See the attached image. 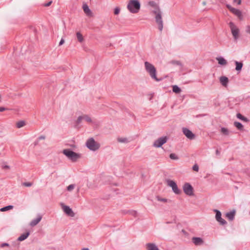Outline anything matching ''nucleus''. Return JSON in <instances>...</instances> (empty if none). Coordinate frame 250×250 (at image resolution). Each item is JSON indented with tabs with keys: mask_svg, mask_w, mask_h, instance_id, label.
<instances>
[{
	"mask_svg": "<svg viewBox=\"0 0 250 250\" xmlns=\"http://www.w3.org/2000/svg\"><path fill=\"white\" fill-rule=\"evenodd\" d=\"M192 242L196 245H200L203 243V240L199 237H193L192 238Z\"/></svg>",
	"mask_w": 250,
	"mask_h": 250,
	"instance_id": "nucleus-22",
	"label": "nucleus"
},
{
	"mask_svg": "<svg viewBox=\"0 0 250 250\" xmlns=\"http://www.w3.org/2000/svg\"><path fill=\"white\" fill-rule=\"evenodd\" d=\"M156 199L158 201L163 202L164 203H167L168 201V200L167 199L163 198V197L159 196L156 197Z\"/></svg>",
	"mask_w": 250,
	"mask_h": 250,
	"instance_id": "nucleus-30",
	"label": "nucleus"
},
{
	"mask_svg": "<svg viewBox=\"0 0 250 250\" xmlns=\"http://www.w3.org/2000/svg\"><path fill=\"white\" fill-rule=\"evenodd\" d=\"M184 193L189 196L194 195V189L192 186L188 183H186L183 186Z\"/></svg>",
	"mask_w": 250,
	"mask_h": 250,
	"instance_id": "nucleus-7",
	"label": "nucleus"
},
{
	"mask_svg": "<svg viewBox=\"0 0 250 250\" xmlns=\"http://www.w3.org/2000/svg\"><path fill=\"white\" fill-rule=\"evenodd\" d=\"M172 91L175 93H179L181 92V88L177 85H172Z\"/></svg>",
	"mask_w": 250,
	"mask_h": 250,
	"instance_id": "nucleus-25",
	"label": "nucleus"
},
{
	"mask_svg": "<svg viewBox=\"0 0 250 250\" xmlns=\"http://www.w3.org/2000/svg\"><path fill=\"white\" fill-rule=\"evenodd\" d=\"M183 132L184 134L189 139L193 140L195 138V135L188 129L183 128Z\"/></svg>",
	"mask_w": 250,
	"mask_h": 250,
	"instance_id": "nucleus-13",
	"label": "nucleus"
},
{
	"mask_svg": "<svg viewBox=\"0 0 250 250\" xmlns=\"http://www.w3.org/2000/svg\"><path fill=\"white\" fill-rule=\"evenodd\" d=\"M86 146L90 150L95 151L99 149L100 144L95 141L93 138L88 139L86 142Z\"/></svg>",
	"mask_w": 250,
	"mask_h": 250,
	"instance_id": "nucleus-4",
	"label": "nucleus"
},
{
	"mask_svg": "<svg viewBox=\"0 0 250 250\" xmlns=\"http://www.w3.org/2000/svg\"><path fill=\"white\" fill-rule=\"evenodd\" d=\"M226 7H227V8L228 9H229V10L230 11H231L232 10V9H233V7H232L230 5H229V4H227V5H226Z\"/></svg>",
	"mask_w": 250,
	"mask_h": 250,
	"instance_id": "nucleus-39",
	"label": "nucleus"
},
{
	"mask_svg": "<svg viewBox=\"0 0 250 250\" xmlns=\"http://www.w3.org/2000/svg\"><path fill=\"white\" fill-rule=\"evenodd\" d=\"M141 4L138 0H130L128 2L127 8L132 13H137L139 12Z\"/></svg>",
	"mask_w": 250,
	"mask_h": 250,
	"instance_id": "nucleus-3",
	"label": "nucleus"
},
{
	"mask_svg": "<svg viewBox=\"0 0 250 250\" xmlns=\"http://www.w3.org/2000/svg\"><path fill=\"white\" fill-rule=\"evenodd\" d=\"M145 69L146 72L149 74L151 79L156 82H160L163 80L162 78H158L156 76V69L155 66L148 62H145Z\"/></svg>",
	"mask_w": 250,
	"mask_h": 250,
	"instance_id": "nucleus-1",
	"label": "nucleus"
},
{
	"mask_svg": "<svg viewBox=\"0 0 250 250\" xmlns=\"http://www.w3.org/2000/svg\"><path fill=\"white\" fill-rule=\"evenodd\" d=\"M234 63L236 65L235 70L238 72L241 71L243 66V62H242L235 61Z\"/></svg>",
	"mask_w": 250,
	"mask_h": 250,
	"instance_id": "nucleus-18",
	"label": "nucleus"
},
{
	"mask_svg": "<svg viewBox=\"0 0 250 250\" xmlns=\"http://www.w3.org/2000/svg\"><path fill=\"white\" fill-rule=\"evenodd\" d=\"M229 24L234 40L237 41L239 37V29L232 21H230Z\"/></svg>",
	"mask_w": 250,
	"mask_h": 250,
	"instance_id": "nucleus-6",
	"label": "nucleus"
},
{
	"mask_svg": "<svg viewBox=\"0 0 250 250\" xmlns=\"http://www.w3.org/2000/svg\"><path fill=\"white\" fill-rule=\"evenodd\" d=\"M76 35L77 38L78 39V31H77L76 32Z\"/></svg>",
	"mask_w": 250,
	"mask_h": 250,
	"instance_id": "nucleus-48",
	"label": "nucleus"
},
{
	"mask_svg": "<svg viewBox=\"0 0 250 250\" xmlns=\"http://www.w3.org/2000/svg\"><path fill=\"white\" fill-rule=\"evenodd\" d=\"M167 137L159 138L154 142L153 146L156 147H161L163 144L167 142Z\"/></svg>",
	"mask_w": 250,
	"mask_h": 250,
	"instance_id": "nucleus-10",
	"label": "nucleus"
},
{
	"mask_svg": "<svg viewBox=\"0 0 250 250\" xmlns=\"http://www.w3.org/2000/svg\"><path fill=\"white\" fill-rule=\"evenodd\" d=\"M29 235V232H26L25 233H23V234H21L18 238V240L20 241H23L25 239H26L28 237Z\"/></svg>",
	"mask_w": 250,
	"mask_h": 250,
	"instance_id": "nucleus-23",
	"label": "nucleus"
},
{
	"mask_svg": "<svg viewBox=\"0 0 250 250\" xmlns=\"http://www.w3.org/2000/svg\"><path fill=\"white\" fill-rule=\"evenodd\" d=\"M7 109L3 107H0V112H3L6 110Z\"/></svg>",
	"mask_w": 250,
	"mask_h": 250,
	"instance_id": "nucleus-44",
	"label": "nucleus"
},
{
	"mask_svg": "<svg viewBox=\"0 0 250 250\" xmlns=\"http://www.w3.org/2000/svg\"><path fill=\"white\" fill-rule=\"evenodd\" d=\"M120 9L119 7H117L114 9V13L115 15H117L119 14V13H120Z\"/></svg>",
	"mask_w": 250,
	"mask_h": 250,
	"instance_id": "nucleus-35",
	"label": "nucleus"
},
{
	"mask_svg": "<svg viewBox=\"0 0 250 250\" xmlns=\"http://www.w3.org/2000/svg\"><path fill=\"white\" fill-rule=\"evenodd\" d=\"M149 4L152 6H154V8L155 9V6H157L156 5H155V3L153 2V1H150L149 2Z\"/></svg>",
	"mask_w": 250,
	"mask_h": 250,
	"instance_id": "nucleus-41",
	"label": "nucleus"
},
{
	"mask_svg": "<svg viewBox=\"0 0 250 250\" xmlns=\"http://www.w3.org/2000/svg\"><path fill=\"white\" fill-rule=\"evenodd\" d=\"M230 12L236 16L240 20L242 19V12L239 9L233 8Z\"/></svg>",
	"mask_w": 250,
	"mask_h": 250,
	"instance_id": "nucleus-15",
	"label": "nucleus"
},
{
	"mask_svg": "<svg viewBox=\"0 0 250 250\" xmlns=\"http://www.w3.org/2000/svg\"><path fill=\"white\" fill-rule=\"evenodd\" d=\"M14 207L13 206H11V205L8 206L1 208L0 209V211L1 212L6 211H7L9 210L12 209Z\"/></svg>",
	"mask_w": 250,
	"mask_h": 250,
	"instance_id": "nucleus-28",
	"label": "nucleus"
},
{
	"mask_svg": "<svg viewBox=\"0 0 250 250\" xmlns=\"http://www.w3.org/2000/svg\"><path fill=\"white\" fill-rule=\"evenodd\" d=\"M83 41V35L79 33V42H82Z\"/></svg>",
	"mask_w": 250,
	"mask_h": 250,
	"instance_id": "nucleus-40",
	"label": "nucleus"
},
{
	"mask_svg": "<svg viewBox=\"0 0 250 250\" xmlns=\"http://www.w3.org/2000/svg\"><path fill=\"white\" fill-rule=\"evenodd\" d=\"M170 63L172 64H174V65H180V66L182 65V63L179 61L172 60L170 62Z\"/></svg>",
	"mask_w": 250,
	"mask_h": 250,
	"instance_id": "nucleus-32",
	"label": "nucleus"
},
{
	"mask_svg": "<svg viewBox=\"0 0 250 250\" xmlns=\"http://www.w3.org/2000/svg\"><path fill=\"white\" fill-rule=\"evenodd\" d=\"M193 170L195 171H198L199 167L197 165L195 164L193 167Z\"/></svg>",
	"mask_w": 250,
	"mask_h": 250,
	"instance_id": "nucleus-37",
	"label": "nucleus"
},
{
	"mask_svg": "<svg viewBox=\"0 0 250 250\" xmlns=\"http://www.w3.org/2000/svg\"><path fill=\"white\" fill-rule=\"evenodd\" d=\"M220 82L223 86H226L229 83V79L226 76H221L220 77Z\"/></svg>",
	"mask_w": 250,
	"mask_h": 250,
	"instance_id": "nucleus-17",
	"label": "nucleus"
},
{
	"mask_svg": "<svg viewBox=\"0 0 250 250\" xmlns=\"http://www.w3.org/2000/svg\"><path fill=\"white\" fill-rule=\"evenodd\" d=\"M63 153L69 159L73 162L77 161L78 156L76 153L68 149H65L63 150Z\"/></svg>",
	"mask_w": 250,
	"mask_h": 250,
	"instance_id": "nucleus-5",
	"label": "nucleus"
},
{
	"mask_svg": "<svg viewBox=\"0 0 250 250\" xmlns=\"http://www.w3.org/2000/svg\"><path fill=\"white\" fill-rule=\"evenodd\" d=\"M64 42V40L62 38L59 42V45H62Z\"/></svg>",
	"mask_w": 250,
	"mask_h": 250,
	"instance_id": "nucleus-43",
	"label": "nucleus"
},
{
	"mask_svg": "<svg viewBox=\"0 0 250 250\" xmlns=\"http://www.w3.org/2000/svg\"><path fill=\"white\" fill-rule=\"evenodd\" d=\"M218 63L221 65H225L227 64V61L222 57H219L216 58Z\"/></svg>",
	"mask_w": 250,
	"mask_h": 250,
	"instance_id": "nucleus-21",
	"label": "nucleus"
},
{
	"mask_svg": "<svg viewBox=\"0 0 250 250\" xmlns=\"http://www.w3.org/2000/svg\"><path fill=\"white\" fill-rule=\"evenodd\" d=\"M169 157L170 159H171L172 160L178 159V156L174 153H171L169 155Z\"/></svg>",
	"mask_w": 250,
	"mask_h": 250,
	"instance_id": "nucleus-33",
	"label": "nucleus"
},
{
	"mask_svg": "<svg viewBox=\"0 0 250 250\" xmlns=\"http://www.w3.org/2000/svg\"><path fill=\"white\" fill-rule=\"evenodd\" d=\"M167 184L168 186L171 188L173 191L176 194H180L181 192L180 189H179L175 182L172 180H167Z\"/></svg>",
	"mask_w": 250,
	"mask_h": 250,
	"instance_id": "nucleus-9",
	"label": "nucleus"
},
{
	"mask_svg": "<svg viewBox=\"0 0 250 250\" xmlns=\"http://www.w3.org/2000/svg\"><path fill=\"white\" fill-rule=\"evenodd\" d=\"M151 12L155 16V21L158 25L159 30L162 31L163 29V21L160 8L158 6H155V9L152 10Z\"/></svg>",
	"mask_w": 250,
	"mask_h": 250,
	"instance_id": "nucleus-2",
	"label": "nucleus"
},
{
	"mask_svg": "<svg viewBox=\"0 0 250 250\" xmlns=\"http://www.w3.org/2000/svg\"><path fill=\"white\" fill-rule=\"evenodd\" d=\"M82 8L87 16L91 17L92 16V12L86 3H83Z\"/></svg>",
	"mask_w": 250,
	"mask_h": 250,
	"instance_id": "nucleus-14",
	"label": "nucleus"
},
{
	"mask_svg": "<svg viewBox=\"0 0 250 250\" xmlns=\"http://www.w3.org/2000/svg\"><path fill=\"white\" fill-rule=\"evenodd\" d=\"M74 185H70L67 187V190L69 191H71L72 190L74 189Z\"/></svg>",
	"mask_w": 250,
	"mask_h": 250,
	"instance_id": "nucleus-34",
	"label": "nucleus"
},
{
	"mask_svg": "<svg viewBox=\"0 0 250 250\" xmlns=\"http://www.w3.org/2000/svg\"><path fill=\"white\" fill-rule=\"evenodd\" d=\"M45 138V137L44 136H41L39 138V140H44Z\"/></svg>",
	"mask_w": 250,
	"mask_h": 250,
	"instance_id": "nucleus-47",
	"label": "nucleus"
},
{
	"mask_svg": "<svg viewBox=\"0 0 250 250\" xmlns=\"http://www.w3.org/2000/svg\"><path fill=\"white\" fill-rule=\"evenodd\" d=\"M42 217L41 215H39L38 217L33 220L30 223V225L31 227H34L37 225L42 220Z\"/></svg>",
	"mask_w": 250,
	"mask_h": 250,
	"instance_id": "nucleus-19",
	"label": "nucleus"
},
{
	"mask_svg": "<svg viewBox=\"0 0 250 250\" xmlns=\"http://www.w3.org/2000/svg\"><path fill=\"white\" fill-rule=\"evenodd\" d=\"M84 123L90 124L92 123V119L87 115L82 114L79 116V124Z\"/></svg>",
	"mask_w": 250,
	"mask_h": 250,
	"instance_id": "nucleus-12",
	"label": "nucleus"
},
{
	"mask_svg": "<svg viewBox=\"0 0 250 250\" xmlns=\"http://www.w3.org/2000/svg\"><path fill=\"white\" fill-rule=\"evenodd\" d=\"M245 31L247 34H250V25H247L246 26Z\"/></svg>",
	"mask_w": 250,
	"mask_h": 250,
	"instance_id": "nucleus-36",
	"label": "nucleus"
},
{
	"mask_svg": "<svg viewBox=\"0 0 250 250\" xmlns=\"http://www.w3.org/2000/svg\"><path fill=\"white\" fill-rule=\"evenodd\" d=\"M60 206L63 211L67 216L70 217H73L75 216V213L69 207L62 203L60 204Z\"/></svg>",
	"mask_w": 250,
	"mask_h": 250,
	"instance_id": "nucleus-8",
	"label": "nucleus"
},
{
	"mask_svg": "<svg viewBox=\"0 0 250 250\" xmlns=\"http://www.w3.org/2000/svg\"><path fill=\"white\" fill-rule=\"evenodd\" d=\"M235 126L239 130H242L243 129V125L240 123L235 122L234 123Z\"/></svg>",
	"mask_w": 250,
	"mask_h": 250,
	"instance_id": "nucleus-29",
	"label": "nucleus"
},
{
	"mask_svg": "<svg viewBox=\"0 0 250 250\" xmlns=\"http://www.w3.org/2000/svg\"><path fill=\"white\" fill-rule=\"evenodd\" d=\"M2 97H1V95H0V102H1L2 101Z\"/></svg>",
	"mask_w": 250,
	"mask_h": 250,
	"instance_id": "nucleus-49",
	"label": "nucleus"
},
{
	"mask_svg": "<svg viewBox=\"0 0 250 250\" xmlns=\"http://www.w3.org/2000/svg\"><path fill=\"white\" fill-rule=\"evenodd\" d=\"M117 140L118 142L122 143H127L129 142L128 139L125 137H118Z\"/></svg>",
	"mask_w": 250,
	"mask_h": 250,
	"instance_id": "nucleus-26",
	"label": "nucleus"
},
{
	"mask_svg": "<svg viewBox=\"0 0 250 250\" xmlns=\"http://www.w3.org/2000/svg\"><path fill=\"white\" fill-rule=\"evenodd\" d=\"M214 211L216 213L215 219L221 225H225L227 224V222L221 217V213L220 211L214 209Z\"/></svg>",
	"mask_w": 250,
	"mask_h": 250,
	"instance_id": "nucleus-11",
	"label": "nucleus"
},
{
	"mask_svg": "<svg viewBox=\"0 0 250 250\" xmlns=\"http://www.w3.org/2000/svg\"><path fill=\"white\" fill-rule=\"evenodd\" d=\"M82 250H89L88 248H83Z\"/></svg>",
	"mask_w": 250,
	"mask_h": 250,
	"instance_id": "nucleus-50",
	"label": "nucleus"
},
{
	"mask_svg": "<svg viewBox=\"0 0 250 250\" xmlns=\"http://www.w3.org/2000/svg\"><path fill=\"white\" fill-rule=\"evenodd\" d=\"M24 185L27 187H30L32 185V184L30 183H26L24 184Z\"/></svg>",
	"mask_w": 250,
	"mask_h": 250,
	"instance_id": "nucleus-45",
	"label": "nucleus"
},
{
	"mask_svg": "<svg viewBox=\"0 0 250 250\" xmlns=\"http://www.w3.org/2000/svg\"><path fill=\"white\" fill-rule=\"evenodd\" d=\"M52 3V1H50L48 2L47 3L43 4V6L44 7H48Z\"/></svg>",
	"mask_w": 250,
	"mask_h": 250,
	"instance_id": "nucleus-38",
	"label": "nucleus"
},
{
	"mask_svg": "<svg viewBox=\"0 0 250 250\" xmlns=\"http://www.w3.org/2000/svg\"><path fill=\"white\" fill-rule=\"evenodd\" d=\"M221 132L223 134L225 135H229V131L228 129L225 127H222L221 129Z\"/></svg>",
	"mask_w": 250,
	"mask_h": 250,
	"instance_id": "nucleus-31",
	"label": "nucleus"
},
{
	"mask_svg": "<svg viewBox=\"0 0 250 250\" xmlns=\"http://www.w3.org/2000/svg\"><path fill=\"white\" fill-rule=\"evenodd\" d=\"M26 125L25 122L24 121H18L16 124V127L18 128H21V127L24 126V125Z\"/></svg>",
	"mask_w": 250,
	"mask_h": 250,
	"instance_id": "nucleus-24",
	"label": "nucleus"
},
{
	"mask_svg": "<svg viewBox=\"0 0 250 250\" xmlns=\"http://www.w3.org/2000/svg\"><path fill=\"white\" fill-rule=\"evenodd\" d=\"M147 250H159L157 247L153 243H147L146 244Z\"/></svg>",
	"mask_w": 250,
	"mask_h": 250,
	"instance_id": "nucleus-20",
	"label": "nucleus"
},
{
	"mask_svg": "<svg viewBox=\"0 0 250 250\" xmlns=\"http://www.w3.org/2000/svg\"><path fill=\"white\" fill-rule=\"evenodd\" d=\"M9 245L7 243H3L1 245V247H4L5 246H8Z\"/></svg>",
	"mask_w": 250,
	"mask_h": 250,
	"instance_id": "nucleus-46",
	"label": "nucleus"
},
{
	"mask_svg": "<svg viewBox=\"0 0 250 250\" xmlns=\"http://www.w3.org/2000/svg\"><path fill=\"white\" fill-rule=\"evenodd\" d=\"M234 2H236L238 5L241 3V0H233Z\"/></svg>",
	"mask_w": 250,
	"mask_h": 250,
	"instance_id": "nucleus-42",
	"label": "nucleus"
},
{
	"mask_svg": "<svg viewBox=\"0 0 250 250\" xmlns=\"http://www.w3.org/2000/svg\"><path fill=\"white\" fill-rule=\"evenodd\" d=\"M237 117L240 120H241L242 121L245 122H248V119L246 118L243 116L242 115H241L240 113H237L236 115Z\"/></svg>",
	"mask_w": 250,
	"mask_h": 250,
	"instance_id": "nucleus-27",
	"label": "nucleus"
},
{
	"mask_svg": "<svg viewBox=\"0 0 250 250\" xmlns=\"http://www.w3.org/2000/svg\"><path fill=\"white\" fill-rule=\"evenodd\" d=\"M236 213V211L235 210H233L230 212H227L226 214V217L230 221L233 220L235 215Z\"/></svg>",
	"mask_w": 250,
	"mask_h": 250,
	"instance_id": "nucleus-16",
	"label": "nucleus"
}]
</instances>
